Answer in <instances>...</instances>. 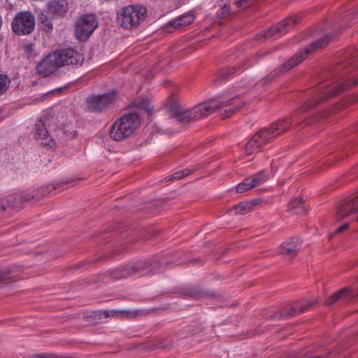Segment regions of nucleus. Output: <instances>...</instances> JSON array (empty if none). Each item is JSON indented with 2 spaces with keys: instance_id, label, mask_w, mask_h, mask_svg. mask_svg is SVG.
Listing matches in <instances>:
<instances>
[{
  "instance_id": "f257e3e1",
  "label": "nucleus",
  "mask_w": 358,
  "mask_h": 358,
  "mask_svg": "<svg viewBox=\"0 0 358 358\" xmlns=\"http://www.w3.org/2000/svg\"><path fill=\"white\" fill-rule=\"evenodd\" d=\"M356 56L339 64L325 76L318 87L310 94V97L292 117L279 120L268 128L259 130L245 145L248 155L258 152L268 143L286 132L293 124L301 123V113L315 108L327 98L333 97L345 90L358 85V69L355 65Z\"/></svg>"
},
{
  "instance_id": "f03ea898",
  "label": "nucleus",
  "mask_w": 358,
  "mask_h": 358,
  "mask_svg": "<svg viewBox=\"0 0 358 358\" xmlns=\"http://www.w3.org/2000/svg\"><path fill=\"white\" fill-rule=\"evenodd\" d=\"M83 55L73 48L57 50L49 54L37 66L38 74L47 77L55 73L57 68L64 66L82 65Z\"/></svg>"
},
{
  "instance_id": "7ed1b4c3",
  "label": "nucleus",
  "mask_w": 358,
  "mask_h": 358,
  "mask_svg": "<svg viewBox=\"0 0 358 358\" xmlns=\"http://www.w3.org/2000/svg\"><path fill=\"white\" fill-rule=\"evenodd\" d=\"M226 104L224 101H219L217 98L200 103L192 108H184L178 103H173L169 106V112L171 116L177 119L179 122L191 123L210 115L220 109V106Z\"/></svg>"
},
{
  "instance_id": "20e7f679",
  "label": "nucleus",
  "mask_w": 358,
  "mask_h": 358,
  "mask_svg": "<svg viewBox=\"0 0 358 358\" xmlns=\"http://www.w3.org/2000/svg\"><path fill=\"white\" fill-rule=\"evenodd\" d=\"M168 264L169 262L166 260L164 257L155 256L145 261L115 268L111 271L110 275L116 280L134 275L143 276L159 271L162 268H164Z\"/></svg>"
},
{
  "instance_id": "39448f33",
  "label": "nucleus",
  "mask_w": 358,
  "mask_h": 358,
  "mask_svg": "<svg viewBox=\"0 0 358 358\" xmlns=\"http://www.w3.org/2000/svg\"><path fill=\"white\" fill-rule=\"evenodd\" d=\"M330 39L331 37L329 34H326L322 38L310 43L308 46L305 48L303 50L298 52L294 57L289 59L287 62L283 63L279 68H277L271 72L263 79L264 82L265 83H268L280 74L285 73L289 71L295 66L303 62L308 55L311 53L314 50L327 46L329 44Z\"/></svg>"
},
{
  "instance_id": "423d86ee",
  "label": "nucleus",
  "mask_w": 358,
  "mask_h": 358,
  "mask_svg": "<svg viewBox=\"0 0 358 358\" xmlns=\"http://www.w3.org/2000/svg\"><path fill=\"white\" fill-rule=\"evenodd\" d=\"M146 8L137 6H129L122 9L118 17L121 26L126 29H133L139 25L146 17Z\"/></svg>"
},
{
  "instance_id": "0eeeda50",
  "label": "nucleus",
  "mask_w": 358,
  "mask_h": 358,
  "mask_svg": "<svg viewBox=\"0 0 358 358\" xmlns=\"http://www.w3.org/2000/svg\"><path fill=\"white\" fill-rule=\"evenodd\" d=\"M11 27L17 35L30 34L35 28V17L30 12H18L13 19Z\"/></svg>"
},
{
  "instance_id": "6e6552de",
  "label": "nucleus",
  "mask_w": 358,
  "mask_h": 358,
  "mask_svg": "<svg viewBox=\"0 0 358 358\" xmlns=\"http://www.w3.org/2000/svg\"><path fill=\"white\" fill-rule=\"evenodd\" d=\"M98 22L95 16L92 14L83 15L77 20L75 34L80 41H86L97 27Z\"/></svg>"
},
{
  "instance_id": "1a4fd4ad",
  "label": "nucleus",
  "mask_w": 358,
  "mask_h": 358,
  "mask_svg": "<svg viewBox=\"0 0 358 358\" xmlns=\"http://www.w3.org/2000/svg\"><path fill=\"white\" fill-rule=\"evenodd\" d=\"M355 214H358V191L348 196L338 204L335 217L336 221L338 222ZM357 220H358V215Z\"/></svg>"
},
{
  "instance_id": "9d476101",
  "label": "nucleus",
  "mask_w": 358,
  "mask_h": 358,
  "mask_svg": "<svg viewBox=\"0 0 358 358\" xmlns=\"http://www.w3.org/2000/svg\"><path fill=\"white\" fill-rule=\"evenodd\" d=\"M115 92L110 94H103L92 96L87 99V104L90 112H101L107 109L115 100Z\"/></svg>"
},
{
  "instance_id": "9b49d317",
  "label": "nucleus",
  "mask_w": 358,
  "mask_h": 358,
  "mask_svg": "<svg viewBox=\"0 0 358 358\" xmlns=\"http://www.w3.org/2000/svg\"><path fill=\"white\" fill-rule=\"evenodd\" d=\"M298 17H289L283 21L278 23L274 27H271L266 31L264 35L259 36V39L265 37L268 38H277L280 35L284 34L292 29L294 25L297 23Z\"/></svg>"
},
{
  "instance_id": "f8f14e48",
  "label": "nucleus",
  "mask_w": 358,
  "mask_h": 358,
  "mask_svg": "<svg viewBox=\"0 0 358 358\" xmlns=\"http://www.w3.org/2000/svg\"><path fill=\"white\" fill-rule=\"evenodd\" d=\"M49 121L47 117L38 120L35 124V135L40 141L41 144L44 146L54 147L55 142L49 134L47 124Z\"/></svg>"
},
{
  "instance_id": "ddd939ff",
  "label": "nucleus",
  "mask_w": 358,
  "mask_h": 358,
  "mask_svg": "<svg viewBox=\"0 0 358 358\" xmlns=\"http://www.w3.org/2000/svg\"><path fill=\"white\" fill-rule=\"evenodd\" d=\"M302 243L299 238L294 237L283 242L279 248V254L289 260L294 259L299 254Z\"/></svg>"
},
{
  "instance_id": "4468645a",
  "label": "nucleus",
  "mask_w": 358,
  "mask_h": 358,
  "mask_svg": "<svg viewBox=\"0 0 358 358\" xmlns=\"http://www.w3.org/2000/svg\"><path fill=\"white\" fill-rule=\"evenodd\" d=\"M316 303V300L310 299L307 301L296 302L294 305L287 310H285L283 313H278L275 315L277 318H281L283 317H293L296 313H303L308 308L313 306Z\"/></svg>"
},
{
  "instance_id": "2eb2a0df",
  "label": "nucleus",
  "mask_w": 358,
  "mask_h": 358,
  "mask_svg": "<svg viewBox=\"0 0 358 358\" xmlns=\"http://www.w3.org/2000/svg\"><path fill=\"white\" fill-rule=\"evenodd\" d=\"M357 297L358 298V293L355 294H354L351 289H350L349 287H345L332 294L326 301L325 304L330 306L339 301L350 302L352 300Z\"/></svg>"
},
{
  "instance_id": "dca6fc26",
  "label": "nucleus",
  "mask_w": 358,
  "mask_h": 358,
  "mask_svg": "<svg viewBox=\"0 0 358 358\" xmlns=\"http://www.w3.org/2000/svg\"><path fill=\"white\" fill-rule=\"evenodd\" d=\"M120 122L125 127L129 136L137 129L141 124L140 115L136 112L129 113L120 118Z\"/></svg>"
},
{
  "instance_id": "f3484780",
  "label": "nucleus",
  "mask_w": 358,
  "mask_h": 358,
  "mask_svg": "<svg viewBox=\"0 0 358 358\" xmlns=\"http://www.w3.org/2000/svg\"><path fill=\"white\" fill-rule=\"evenodd\" d=\"M47 8L49 13L63 17L68 12V3L66 0H52L48 3Z\"/></svg>"
},
{
  "instance_id": "a211bd4d",
  "label": "nucleus",
  "mask_w": 358,
  "mask_h": 358,
  "mask_svg": "<svg viewBox=\"0 0 358 358\" xmlns=\"http://www.w3.org/2000/svg\"><path fill=\"white\" fill-rule=\"evenodd\" d=\"M117 312L115 310H98L87 312L84 314L83 317L89 322L97 323L101 319H106L109 317H113Z\"/></svg>"
},
{
  "instance_id": "6ab92c4d",
  "label": "nucleus",
  "mask_w": 358,
  "mask_h": 358,
  "mask_svg": "<svg viewBox=\"0 0 358 358\" xmlns=\"http://www.w3.org/2000/svg\"><path fill=\"white\" fill-rule=\"evenodd\" d=\"M123 127L124 126L120 119L116 120L110 129V136L111 138L116 141H120L129 137V135L127 133V129Z\"/></svg>"
},
{
  "instance_id": "aec40b11",
  "label": "nucleus",
  "mask_w": 358,
  "mask_h": 358,
  "mask_svg": "<svg viewBox=\"0 0 358 358\" xmlns=\"http://www.w3.org/2000/svg\"><path fill=\"white\" fill-rule=\"evenodd\" d=\"M194 17L192 15H187L176 19L175 20L169 22L167 24H166L164 27L165 31L167 32H173L175 29H180L184 26H186L190 24Z\"/></svg>"
},
{
  "instance_id": "412c9836",
  "label": "nucleus",
  "mask_w": 358,
  "mask_h": 358,
  "mask_svg": "<svg viewBox=\"0 0 358 358\" xmlns=\"http://www.w3.org/2000/svg\"><path fill=\"white\" fill-rule=\"evenodd\" d=\"M219 101H224V103H227L224 106H220V108L222 107H229L228 109H226L222 114L223 118H227L232 115L236 111L239 110L242 107V103L239 101V100L236 97H234L229 100H224L221 99H218Z\"/></svg>"
},
{
  "instance_id": "4be33fe9",
  "label": "nucleus",
  "mask_w": 358,
  "mask_h": 358,
  "mask_svg": "<svg viewBox=\"0 0 358 358\" xmlns=\"http://www.w3.org/2000/svg\"><path fill=\"white\" fill-rule=\"evenodd\" d=\"M22 268L19 266H13L7 268L0 269V282L17 277Z\"/></svg>"
},
{
  "instance_id": "5701e85b",
  "label": "nucleus",
  "mask_w": 358,
  "mask_h": 358,
  "mask_svg": "<svg viewBox=\"0 0 358 358\" xmlns=\"http://www.w3.org/2000/svg\"><path fill=\"white\" fill-rule=\"evenodd\" d=\"M257 204V202L256 200L241 202L234 206L231 211L234 212L235 215H245L251 211Z\"/></svg>"
},
{
  "instance_id": "b1692460",
  "label": "nucleus",
  "mask_w": 358,
  "mask_h": 358,
  "mask_svg": "<svg viewBox=\"0 0 358 358\" xmlns=\"http://www.w3.org/2000/svg\"><path fill=\"white\" fill-rule=\"evenodd\" d=\"M1 203H3L6 205V211L8 208L17 211L23 208L20 194L10 195L7 198L6 203L3 201H1Z\"/></svg>"
},
{
  "instance_id": "393cba45",
  "label": "nucleus",
  "mask_w": 358,
  "mask_h": 358,
  "mask_svg": "<svg viewBox=\"0 0 358 358\" xmlns=\"http://www.w3.org/2000/svg\"><path fill=\"white\" fill-rule=\"evenodd\" d=\"M289 211L292 214L299 215L304 213L303 201L301 199H294L288 205Z\"/></svg>"
},
{
  "instance_id": "a878e982",
  "label": "nucleus",
  "mask_w": 358,
  "mask_h": 358,
  "mask_svg": "<svg viewBox=\"0 0 358 358\" xmlns=\"http://www.w3.org/2000/svg\"><path fill=\"white\" fill-rule=\"evenodd\" d=\"M20 195L22 204L26 202H35L41 199V196H39V192L36 189L31 192H23L20 193Z\"/></svg>"
},
{
  "instance_id": "bb28decb",
  "label": "nucleus",
  "mask_w": 358,
  "mask_h": 358,
  "mask_svg": "<svg viewBox=\"0 0 358 358\" xmlns=\"http://www.w3.org/2000/svg\"><path fill=\"white\" fill-rule=\"evenodd\" d=\"M173 340L170 337H166L164 338H159L155 341L151 345V349L154 350L156 348L166 349L172 346Z\"/></svg>"
},
{
  "instance_id": "cd10ccee",
  "label": "nucleus",
  "mask_w": 358,
  "mask_h": 358,
  "mask_svg": "<svg viewBox=\"0 0 358 358\" xmlns=\"http://www.w3.org/2000/svg\"><path fill=\"white\" fill-rule=\"evenodd\" d=\"M64 183L59 184H50L45 186L41 187L39 189H36V191L39 192V196H41V199L45 196L50 194L54 190L59 189L60 187L63 186Z\"/></svg>"
},
{
  "instance_id": "c85d7f7f",
  "label": "nucleus",
  "mask_w": 358,
  "mask_h": 358,
  "mask_svg": "<svg viewBox=\"0 0 358 358\" xmlns=\"http://www.w3.org/2000/svg\"><path fill=\"white\" fill-rule=\"evenodd\" d=\"M254 187L264 183L268 179V175L264 171L250 177Z\"/></svg>"
},
{
  "instance_id": "c756f323",
  "label": "nucleus",
  "mask_w": 358,
  "mask_h": 358,
  "mask_svg": "<svg viewBox=\"0 0 358 358\" xmlns=\"http://www.w3.org/2000/svg\"><path fill=\"white\" fill-rule=\"evenodd\" d=\"M254 188L252 181L249 178H245L242 182L238 184L236 187V191L238 193H243Z\"/></svg>"
},
{
  "instance_id": "7c9ffc66",
  "label": "nucleus",
  "mask_w": 358,
  "mask_h": 358,
  "mask_svg": "<svg viewBox=\"0 0 358 358\" xmlns=\"http://www.w3.org/2000/svg\"><path fill=\"white\" fill-rule=\"evenodd\" d=\"M230 4L227 2V0L222 1V3L220 5V8L217 13L219 18H224L227 17L230 14Z\"/></svg>"
},
{
  "instance_id": "2f4dec72",
  "label": "nucleus",
  "mask_w": 358,
  "mask_h": 358,
  "mask_svg": "<svg viewBox=\"0 0 358 358\" xmlns=\"http://www.w3.org/2000/svg\"><path fill=\"white\" fill-rule=\"evenodd\" d=\"M10 83V81L7 76L0 74V96L7 91Z\"/></svg>"
},
{
  "instance_id": "473e14b6",
  "label": "nucleus",
  "mask_w": 358,
  "mask_h": 358,
  "mask_svg": "<svg viewBox=\"0 0 358 358\" xmlns=\"http://www.w3.org/2000/svg\"><path fill=\"white\" fill-rule=\"evenodd\" d=\"M38 20L43 24V29L44 31L49 32L52 29V24L46 15L41 14Z\"/></svg>"
},
{
  "instance_id": "72a5a7b5",
  "label": "nucleus",
  "mask_w": 358,
  "mask_h": 358,
  "mask_svg": "<svg viewBox=\"0 0 358 358\" xmlns=\"http://www.w3.org/2000/svg\"><path fill=\"white\" fill-rule=\"evenodd\" d=\"M133 104L136 108H137L140 110H144L148 113H149L150 112L148 100L147 99H142L140 100H137V101H134Z\"/></svg>"
},
{
  "instance_id": "f704fd0d",
  "label": "nucleus",
  "mask_w": 358,
  "mask_h": 358,
  "mask_svg": "<svg viewBox=\"0 0 358 358\" xmlns=\"http://www.w3.org/2000/svg\"><path fill=\"white\" fill-rule=\"evenodd\" d=\"M191 173L192 171L189 169L178 171L169 177L168 180H180L183 178L185 176L189 175Z\"/></svg>"
},
{
  "instance_id": "c9c22d12",
  "label": "nucleus",
  "mask_w": 358,
  "mask_h": 358,
  "mask_svg": "<svg viewBox=\"0 0 358 358\" xmlns=\"http://www.w3.org/2000/svg\"><path fill=\"white\" fill-rule=\"evenodd\" d=\"M24 51L27 54L28 58H34L35 56L34 45L32 43H27L22 45Z\"/></svg>"
},
{
  "instance_id": "e433bc0d",
  "label": "nucleus",
  "mask_w": 358,
  "mask_h": 358,
  "mask_svg": "<svg viewBox=\"0 0 358 358\" xmlns=\"http://www.w3.org/2000/svg\"><path fill=\"white\" fill-rule=\"evenodd\" d=\"M236 71V69L234 67H228L224 69L222 72V80L227 79L229 76L234 74Z\"/></svg>"
},
{
  "instance_id": "4c0bfd02",
  "label": "nucleus",
  "mask_w": 358,
  "mask_h": 358,
  "mask_svg": "<svg viewBox=\"0 0 358 358\" xmlns=\"http://www.w3.org/2000/svg\"><path fill=\"white\" fill-rule=\"evenodd\" d=\"M36 358H71L69 357L64 356V355H56L53 353H49V354H38L36 356Z\"/></svg>"
},
{
  "instance_id": "58836bf2",
  "label": "nucleus",
  "mask_w": 358,
  "mask_h": 358,
  "mask_svg": "<svg viewBox=\"0 0 358 358\" xmlns=\"http://www.w3.org/2000/svg\"><path fill=\"white\" fill-rule=\"evenodd\" d=\"M253 3V0H238L237 1V5L238 7H242L243 8H245L249 5Z\"/></svg>"
},
{
  "instance_id": "ea45409f",
  "label": "nucleus",
  "mask_w": 358,
  "mask_h": 358,
  "mask_svg": "<svg viewBox=\"0 0 358 358\" xmlns=\"http://www.w3.org/2000/svg\"><path fill=\"white\" fill-rule=\"evenodd\" d=\"M348 227H349V223L344 224L343 225H342L340 227H338L334 234H330V236H334L336 234L343 233V231H345L348 228Z\"/></svg>"
},
{
  "instance_id": "a19ab883",
  "label": "nucleus",
  "mask_w": 358,
  "mask_h": 358,
  "mask_svg": "<svg viewBox=\"0 0 358 358\" xmlns=\"http://www.w3.org/2000/svg\"><path fill=\"white\" fill-rule=\"evenodd\" d=\"M6 215V207L3 203H0V220Z\"/></svg>"
},
{
  "instance_id": "79ce46f5",
  "label": "nucleus",
  "mask_w": 358,
  "mask_h": 358,
  "mask_svg": "<svg viewBox=\"0 0 358 358\" xmlns=\"http://www.w3.org/2000/svg\"><path fill=\"white\" fill-rule=\"evenodd\" d=\"M202 294L200 292H194L192 294V296L196 298H199L202 296Z\"/></svg>"
},
{
  "instance_id": "37998d69",
  "label": "nucleus",
  "mask_w": 358,
  "mask_h": 358,
  "mask_svg": "<svg viewBox=\"0 0 358 358\" xmlns=\"http://www.w3.org/2000/svg\"><path fill=\"white\" fill-rule=\"evenodd\" d=\"M187 336H188L187 334H184L183 333H181V334L178 336V338H183L187 337Z\"/></svg>"
},
{
  "instance_id": "c03bdc74",
  "label": "nucleus",
  "mask_w": 358,
  "mask_h": 358,
  "mask_svg": "<svg viewBox=\"0 0 358 358\" xmlns=\"http://www.w3.org/2000/svg\"><path fill=\"white\" fill-rule=\"evenodd\" d=\"M311 358H323V357L321 356H315V357H313Z\"/></svg>"
},
{
  "instance_id": "a18cd8bd",
  "label": "nucleus",
  "mask_w": 358,
  "mask_h": 358,
  "mask_svg": "<svg viewBox=\"0 0 358 358\" xmlns=\"http://www.w3.org/2000/svg\"><path fill=\"white\" fill-rule=\"evenodd\" d=\"M187 331H188L189 334H194L195 333L194 331L190 332L189 330H188Z\"/></svg>"
}]
</instances>
